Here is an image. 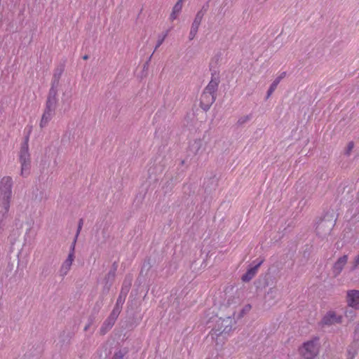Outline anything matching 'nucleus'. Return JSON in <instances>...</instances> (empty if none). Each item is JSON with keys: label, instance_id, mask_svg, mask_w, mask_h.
Returning <instances> with one entry per match:
<instances>
[{"label": "nucleus", "instance_id": "39448f33", "mask_svg": "<svg viewBox=\"0 0 359 359\" xmlns=\"http://www.w3.org/2000/svg\"><path fill=\"white\" fill-rule=\"evenodd\" d=\"M75 245H76V240L73 241L72 246H71V250L68 255V257L61 266L60 273L63 276H66L67 274V273L69 271L71 266L72 265V263L74 262Z\"/></svg>", "mask_w": 359, "mask_h": 359}, {"label": "nucleus", "instance_id": "20e7f679", "mask_svg": "<svg viewBox=\"0 0 359 359\" xmlns=\"http://www.w3.org/2000/svg\"><path fill=\"white\" fill-rule=\"evenodd\" d=\"M319 345L318 339H312L305 342L299 348V353L305 359H313L318 353Z\"/></svg>", "mask_w": 359, "mask_h": 359}, {"label": "nucleus", "instance_id": "f8f14e48", "mask_svg": "<svg viewBox=\"0 0 359 359\" xmlns=\"http://www.w3.org/2000/svg\"><path fill=\"white\" fill-rule=\"evenodd\" d=\"M201 16H200L199 13H198L193 24H192L191 31L189 33V39L191 40L195 37V36L198 32V29L199 25L201 23Z\"/></svg>", "mask_w": 359, "mask_h": 359}, {"label": "nucleus", "instance_id": "4468645a", "mask_svg": "<svg viewBox=\"0 0 359 359\" xmlns=\"http://www.w3.org/2000/svg\"><path fill=\"white\" fill-rule=\"evenodd\" d=\"M280 83V79H276L273 83H271V86L269 87L267 93V98L271 96V95L273 93V91L277 88L278 83Z\"/></svg>", "mask_w": 359, "mask_h": 359}, {"label": "nucleus", "instance_id": "aec40b11", "mask_svg": "<svg viewBox=\"0 0 359 359\" xmlns=\"http://www.w3.org/2000/svg\"><path fill=\"white\" fill-rule=\"evenodd\" d=\"M286 75L285 72H282L276 79H280V81L283 79Z\"/></svg>", "mask_w": 359, "mask_h": 359}, {"label": "nucleus", "instance_id": "a211bd4d", "mask_svg": "<svg viewBox=\"0 0 359 359\" xmlns=\"http://www.w3.org/2000/svg\"><path fill=\"white\" fill-rule=\"evenodd\" d=\"M354 268H356L359 265V254L353 259Z\"/></svg>", "mask_w": 359, "mask_h": 359}, {"label": "nucleus", "instance_id": "423d86ee", "mask_svg": "<svg viewBox=\"0 0 359 359\" xmlns=\"http://www.w3.org/2000/svg\"><path fill=\"white\" fill-rule=\"evenodd\" d=\"M215 95L203 91L201 96L200 105L201 108L205 111L208 110L213 102L215 101Z\"/></svg>", "mask_w": 359, "mask_h": 359}, {"label": "nucleus", "instance_id": "f03ea898", "mask_svg": "<svg viewBox=\"0 0 359 359\" xmlns=\"http://www.w3.org/2000/svg\"><path fill=\"white\" fill-rule=\"evenodd\" d=\"M57 83L58 79L57 81H54L52 84V87L50 89L46 104V109L39 123L41 128H45L54 116L57 102V90L55 88V86L57 85Z\"/></svg>", "mask_w": 359, "mask_h": 359}, {"label": "nucleus", "instance_id": "7ed1b4c3", "mask_svg": "<svg viewBox=\"0 0 359 359\" xmlns=\"http://www.w3.org/2000/svg\"><path fill=\"white\" fill-rule=\"evenodd\" d=\"M19 161L21 166L20 175L27 177L30 173L31 159L29 152L28 138L22 144L19 152Z\"/></svg>", "mask_w": 359, "mask_h": 359}, {"label": "nucleus", "instance_id": "f257e3e1", "mask_svg": "<svg viewBox=\"0 0 359 359\" xmlns=\"http://www.w3.org/2000/svg\"><path fill=\"white\" fill-rule=\"evenodd\" d=\"M13 179L4 177L0 181V214L1 218L8 217L13 198Z\"/></svg>", "mask_w": 359, "mask_h": 359}, {"label": "nucleus", "instance_id": "412c9836", "mask_svg": "<svg viewBox=\"0 0 359 359\" xmlns=\"http://www.w3.org/2000/svg\"><path fill=\"white\" fill-rule=\"evenodd\" d=\"M163 41V39H162L161 40L158 41V43L156 45V48H158L162 44Z\"/></svg>", "mask_w": 359, "mask_h": 359}, {"label": "nucleus", "instance_id": "1a4fd4ad", "mask_svg": "<svg viewBox=\"0 0 359 359\" xmlns=\"http://www.w3.org/2000/svg\"><path fill=\"white\" fill-rule=\"evenodd\" d=\"M263 262V259H261L259 262H257V263L253 267L249 269L247 271V272L242 276L241 280L245 283L249 282L250 280H252L257 273L258 269L262 264Z\"/></svg>", "mask_w": 359, "mask_h": 359}, {"label": "nucleus", "instance_id": "6ab92c4d", "mask_svg": "<svg viewBox=\"0 0 359 359\" xmlns=\"http://www.w3.org/2000/svg\"><path fill=\"white\" fill-rule=\"evenodd\" d=\"M353 147H354V144L353 142H350L348 144V151H347V154H349V153L351 151V150L353 149Z\"/></svg>", "mask_w": 359, "mask_h": 359}, {"label": "nucleus", "instance_id": "9b49d317", "mask_svg": "<svg viewBox=\"0 0 359 359\" xmlns=\"http://www.w3.org/2000/svg\"><path fill=\"white\" fill-rule=\"evenodd\" d=\"M348 262V255L340 257L334 263L333 266L334 272L339 274Z\"/></svg>", "mask_w": 359, "mask_h": 359}, {"label": "nucleus", "instance_id": "dca6fc26", "mask_svg": "<svg viewBox=\"0 0 359 359\" xmlns=\"http://www.w3.org/2000/svg\"><path fill=\"white\" fill-rule=\"evenodd\" d=\"M123 356L124 353L121 351H118L114 354L112 359H123Z\"/></svg>", "mask_w": 359, "mask_h": 359}, {"label": "nucleus", "instance_id": "0eeeda50", "mask_svg": "<svg viewBox=\"0 0 359 359\" xmlns=\"http://www.w3.org/2000/svg\"><path fill=\"white\" fill-rule=\"evenodd\" d=\"M346 301L349 306L355 309H359V290H353L348 291Z\"/></svg>", "mask_w": 359, "mask_h": 359}, {"label": "nucleus", "instance_id": "ddd939ff", "mask_svg": "<svg viewBox=\"0 0 359 359\" xmlns=\"http://www.w3.org/2000/svg\"><path fill=\"white\" fill-rule=\"evenodd\" d=\"M184 0H179L173 6L172 11L170 15V20L174 21L182 11Z\"/></svg>", "mask_w": 359, "mask_h": 359}, {"label": "nucleus", "instance_id": "4be33fe9", "mask_svg": "<svg viewBox=\"0 0 359 359\" xmlns=\"http://www.w3.org/2000/svg\"><path fill=\"white\" fill-rule=\"evenodd\" d=\"M83 60H88V55H85L83 56Z\"/></svg>", "mask_w": 359, "mask_h": 359}, {"label": "nucleus", "instance_id": "b1692460", "mask_svg": "<svg viewBox=\"0 0 359 359\" xmlns=\"http://www.w3.org/2000/svg\"><path fill=\"white\" fill-rule=\"evenodd\" d=\"M205 359H210V358H205Z\"/></svg>", "mask_w": 359, "mask_h": 359}, {"label": "nucleus", "instance_id": "2eb2a0df", "mask_svg": "<svg viewBox=\"0 0 359 359\" xmlns=\"http://www.w3.org/2000/svg\"><path fill=\"white\" fill-rule=\"evenodd\" d=\"M357 353L356 344L351 346L348 350V359H353Z\"/></svg>", "mask_w": 359, "mask_h": 359}, {"label": "nucleus", "instance_id": "f3484780", "mask_svg": "<svg viewBox=\"0 0 359 359\" xmlns=\"http://www.w3.org/2000/svg\"><path fill=\"white\" fill-rule=\"evenodd\" d=\"M82 226H83V219H81L79 221V226H78V229H77V232H76V235L75 238H74V241H75V240L76 241L77 237H78V236H79V233H80V231H81V230L82 229Z\"/></svg>", "mask_w": 359, "mask_h": 359}, {"label": "nucleus", "instance_id": "6e6552de", "mask_svg": "<svg viewBox=\"0 0 359 359\" xmlns=\"http://www.w3.org/2000/svg\"><path fill=\"white\" fill-rule=\"evenodd\" d=\"M341 320V316H337L334 311H330L324 316L321 323L325 325H331L334 323H339Z\"/></svg>", "mask_w": 359, "mask_h": 359}, {"label": "nucleus", "instance_id": "5701e85b", "mask_svg": "<svg viewBox=\"0 0 359 359\" xmlns=\"http://www.w3.org/2000/svg\"><path fill=\"white\" fill-rule=\"evenodd\" d=\"M250 309H251V306H250V305H248V306H246V309H247V310H250Z\"/></svg>", "mask_w": 359, "mask_h": 359}, {"label": "nucleus", "instance_id": "9d476101", "mask_svg": "<svg viewBox=\"0 0 359 359\" xmlns=\"http://www.w3.org/2000/svg\"><path fill=\"white\" fill-rule=\"evenodd\" d=\"M219 83V79L218 76L212 75V79L208 86L204 89V91L215 95V93L217 90Z\"/></svg>", "mask_w": 359, "mask_h": 359}]
</instances>
